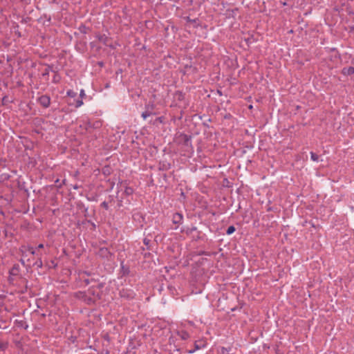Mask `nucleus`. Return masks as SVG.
<instances>
[{"mask_svg": "<svg viewBox=\"0 0 354 354\" xmlns=\"http://www.w3.org/2000/svg\"><path fill=\"white\" fill-rule=\"evenodd\" d=\"M283 6H286V1H284V2L283 3Z\"/></svg>", "mask_w": 354, "mask_h": 354, "instance_id": "obj_18", "label": "nucleus"}, {"mask_svg": "<svg viewBox=\"0 0 354 354\" xmlns=\"http://www.w3.org/2000/svg\"><path fill=\"white\" fill-rule=\"evenodd\" d=\"M38 248H44V245L43 244H39L37 247Z\"/></svg>", "mask_w": 354, "mask_h": 354, "instance_id": "obj_15", "label": "nucleus"}, {"mask_svg": "<svg viewBox=\"0 0 354 354\" xmlns=\"http://www.w3.org/2000/svg\"><path fill=\"white\" fill-rule=\"evenodd\" d=\"M186 20L188 21V22H192V23H196V20L195 19H193V20H191V19H189V17H185Z\"/></svg>", "mask_w": 354, "mask_h": 354, "instance_id": "obj_10", "label": "nucleus"}, {"mask_svg": "<svg viewBox=\"0 0 354 354\" xmlns=\"http://www.w3.org/2000/svg\"><path fill=\"white\" fill-rule=\"evenodd\" d=\"M176 217H178V218H181V215H180V214H177L174 216V218H176Z\"/></svg>", "mask_w": 354, "mask_h": 354, "instance_id": "obj_14", "label": "nucleus"}, {"mask_svg": "<svg viewBox=\"0 0 354 354\" xmlns=\"http://www.w3.org/2000/svg\"><path fill=\"white\" fill-rule=\"evenodd\" d=\"M101 252H102V254H104L105 252H107V250L106 249H102Z\"/></svg>", "mask_w": 354, "mask_h": 354, "instance_id": "obj_13", "label": "nucleus"}, {"mask_svg": "<svg viewBox=\"0 0 354 354\" xmlns=\"http://www.w3.org/2000/svg\"><path fill=\"white\" fill-rule=\"evenodd\" d=\"M80 95L81 97H84L85 96V93H84V91L83 89H82L80 91Z\"/></svg>", "mask_w": 354, "mask_h": 354, "instance_id": "obj_11", "label": "nucleus"}, {"mask_svg": "<svg viewBox=\"0 0 354 354\" xmlns=\"http://www.w3.org/2000/svg\"><path fill=\"white\" fill-rule=\"evenodd\" d=\"M150 115V113L149 112H144L142 114V118L145 120L147 117Z\"/></svg>", "mask_w": 354, "mask_h": 354, "instance_id": "obj_7", "label": "nucleus"}, {"mask_svg": "<svg viewBox=\"0 0 354 354\" xmlns=\"http://www.w3.org/2000/svg\"><path fill=\"white\" fill-rule=\"evenodd\" d=\"M67 95H68V96H70V97H75V96L76 95V93H75V92H74V91H68L67 92Z\"/></svg>", "mask_w": 354, "mask_h": 354, "instance_id": "obj_6", "label": "nucleus"}, {"mask_svg": "<svg viewBox=\"0 0 354 354\" xmlns=\"http://www.w3.org/2000/svg\"><path fill=\"white\" fill-rule=\"evenodd\" d=\"M144 242L145 244H148V241L146 239H145Z\"/></svg>", "mask_w": 354, "mask_h": 354, "instance_id": "obj_17", "label": "nucleus"}, {"mask_svg": "<svg viewBox=\"0 0 354 354\" xmlns=\"http://www.w3.org/2000/svg\"><path fill=\"white\" fill-rule=\"evenodd\" d=\"M82 104H83V102H82V100H77V102H76V105H75V106H76V107H80V106H81Z\"/></svg>", "mask_w": 354, "mask_h": 354, "instance_id": "obj_8", "label": "nucleus"}, {"mask_svg": "<svg viewBox=\"0 0 354 354\" xmlns=\"http://www.w3.org/2000/svg\"><path fill=\"white\" fill-rule=\"evenodd\" d=\"M204 343L203 342H196L195 346L196 349H199L204 346Z\"/></svg>", "mask_w": 354, "mask_h": 354, "instance_id": "obj_5", "label": "nucleus"}, {"mask_svg": "<svg viewBox=\"0 0 354 354\" xmlns=\"http://www.w3.org/2000/svg\"><path fill=\"white\" fill-rule=\"evenodd\" d=\"M235 231V227L234 226H230L227 230V234H232Z\"/></svg>", "mask_w": 354, "mask_h": 354, "instance_id": "obj_4", "label": "nucleus"}, {"mask_svg": "<svg viewBox=\"0 0 354 354\" xmlns=\"http://www.w3.org/2000/svg\"><path fill=\"white\" fill-rule=\"evenodd\" d=\"M179 335L183 339H186L189 337V334L186 331L180 332Z\"/></svg>", "mask_w": 354, "mask_h": 354, "instance_id": "obj_2", "label": "nucleus"}, {"mask_svg": "<svg viewBox=\"0 0 354 354\" xmlns=\"http://www.w3.org/2000/svg\"><path fill=\"white\" fill-rule=\"evenodd\" d=\"M354 73V68L353 67H350L348 69V74H352Z\"/></svg>", "mask_w": 354, "mask_h": 354, "instance_id": "obj_9", "label": "nucleus"}, {"mask_svg": "<svg viewBox=\"0 0 354 354\" xmlns=\"http://www.w3.org/2000/svg\"><path fill=\"white\" fill-rule=\"evenodd\" d=\"M99 39H100V40H101V41H103L104 42H105V41H104V39H103V37H100V38H99Z\"/></svg>", "mask_w": 354, "mask_h": 354, "instance_id": "obj_16", "label": "nucleus"}, {"mask_svg": "<svg viewBox=\"0 0 354 354\" xmlns=\"http://www.w3.org/2000/svg\"><path fill=\"white\" fill-rule=\"evenodd\" d=\"M28 251H29V252H30V254H35V250H34L32 248H30L28 249Z\"/></svg>", "mask_w": 354, "mask_h": 354, "instance_id": "obj_12", "label": "nucleus"}, {"mask_svg": "<svg viewBox=\"0 0 354 354\" xmlns=\"http://www.w3.org/2000/svg\"><path fill=\"white\" fill-rule=\"evenodd\" d=\"M39 102L41 106H43L45 108H47L50 105V100L48 96L42 95L39 98Z\"/></svg>", "mask_w": 354, "mask_h": 354, "instance_id": "obj_1", "label": "nucleus"}, {"mask_svg": "<svg viewBox=\"0 0 354 354\" xmlns=\"http://www.w3.org/2000/svg\"><path fill=\"white\" fill-rule=\"evenodd\" d=\"M310 157L312 160L315 162H317L319 160V156L313 152H310Z\"/></svg>", "mask_w": 354, "mask_h": 354, "instance_id": "obj_3", "label": "nucleus"}]
</instances>
